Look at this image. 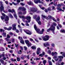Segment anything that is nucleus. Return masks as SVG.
<instances>
[{"mask_svg":"<svg viewBox=\"0 0 65 65\" xmlns=\"http://www.w3.org/2000/svg\"><path fill=\"white\" fill-rule=\"evenodd\" d=\"M19 17L20 18H22V20L23 21L24 19H26L27 20H28V22L29 23L31 21V17L30 16H27L25 17L24 16H19Z\"/></svg>","mask_w":65,"mask_h":65,"instance_id":"1","label":"nucleus"},{"mask_svg":"<svg viewBox=\"0 0 65 65\" xmlns=\"http://www.w3.org/2000/svg\"><path fill=\"white\" fill-rule=\"evenodd\" d=\"M58 58H57V56H55L53 57V58L54 59L55 61H58V60H59V59H61L62 58H63V56H58Z\"/></svg>","mask_w":65,"mask_h":65,"instance_id":"2","label":"nucleus"},{"mask_svg":"<svg viewBox=\"0 0 65 65\" xmlns=\"http://www.w3.org/2000/svg\"><path fill=\"white\" fill-rule=\"evenodd\" d=\"M55 30V27L54 26H53L52 25L50 28L47 30V32H49L50 31H52L53 32H54Z\"/></svg>","mask_w":65,"mask_h":65,"instance_id":"3","label":"nucleus"},{"mask_svg":"<svg viewBox=\"0 0 65 65\" xmlns=\"http://www.w3.org/2000/svg\"><path fill=\"white\" fill-rule=\"evenodd\" d=\"M34 27L35 30L37 31V33H38L39 34H40V33H41V32L40 31L39 32V31H40V29H38L37 28V27H36V25H34Z\"/></svg>","mask_w":65,"mask_h":65,"instance_id":"4","label":"nucleus"},{"mask_svg":"<svg viewBox=\"0 0 65 65\" xmlns=\"http://www.w3.org/2000/svg\"><path fill=\"white\" fill-rule=\"evenodd\" d=\"M40 19V16H38L37 18L36 19V21L37 22L38 24L39 25H41V22L40 21H39Z\"/></svg>","mask_w":65,"mask_h":65,"instance_id":"5","label":"nucleus"},{"mask_svg":"<svg viewBox=\"0 0 65 65\" xmlns=\"http://www.w3.org/2000/svg\"><path fill=\"white\" fill-rule=\"evenodd\" d=\"M34 1L36 4H37L38 3L40 4H43V3L42 2H41L40 0H34Z\"/></svg>","mask_w":65,"mask_h":65,"instance_id":"6","label":"nucleus"},{"mask_svg":"<svg viewBox=\"0 0 65 65\" xmlns=\"http://www.w3.org/2000/svg\"><path fill=\"white\" fill-rule=\"evenodd\" d=\"M0 3L1 4V6L0 7L1 12H2V10H4V7L3 6V5L2 4V2H0Z\"/></svg>","mask_w":65,"mask_h":65,"instance_id":"7","label":"nucleus"},{"mask_svg":"<svg viewBox=\"0 0 65 65\" xmlns=\"http://www.w3.org/2000/svg\"><path fill=\"white\" fill-rule=\"evenodd\" d=\"M42 39L44 41H47V40H48L49 39V36L48 35L46 36H45V38L43 37L42 38Z\"/></svg>","mask_w":65,"mask_h":65,"instance_id":"8","label":"nucleus"},{"mask_svg":"<svg viewBox=\"0 0 65 65\" xmlns=\"http://www.w3.org/2000/svg\"><path fill=\"white\" fill-rule=\"evenodd\" d=\"M25 42L27 44V45H28V47H29L31 45V44L30 42L28 40H25Z\"/></svg>","mask_w":65,"mask_h":65,"instance_id":"9","label":"nucleus"},{"mask_svg":"<svg viewBox=\"0 0 65 65\" xmlns=\"http://www.w3.org/2000/svg\"><path fill=\"white\" fill-rule=\"evenodd\" d=\"M8 20H9V18H8V16H6V19L5 20V21H6V24H8V22L6 21H8Z\"/></svg>","mask_w":65,"mask_h":65,"instance_id":"10","label":"nucleus"},{"mask_svg":"<svg viewBox=\"0 0 65 65\" xmlns=\"http://www.w3.org/2000/svg\"><path fill=\"white\" fill-rule=\"evenodd\" d=\"M24 31L26 33V34H28V35H31V32H30V31L29 30H24Z\"/></svg>","mask_w":65,"mask_h":65,"instance_id":"11","label":"nucleus"},{"mask_svg":"<svg viewBox=\"0 0 65 65\" xmlns=\"http://www.w3.org/2000/svg\"><path fill=\"white\" fill-rule=\"evenodd\" d=\"M30 10L31 11H32L33 12H36L37 10L36 9L34 8H30Z\"/></svg>","mask_w":65,"mask_h":65,"instance_id":"12","label":"nucleus"},{"mask_svg":"<svg viewBox=\"0 0 65 65\" xmlns=\"http://www.w3.org/2000/svg\"><path fill=\"white\" fill-rule=\"evenodd\" d=\"M4 30H8V31H9L10 30H11V29H12V27H9V28H7L6 27H4Z\"/></svg>","mask_w":65,"mask_h":65,"instance_id":"13","label":"nucleus"},{"mask_svg":"<svg viewBox=\"0 0 65 65\" xmlns=\"http://www.w3.org/2000/svg\"><path fill=\"white\" fill-rule=\"evenodd\" d=\"M16 26H17V24H14L12 25V26L13 27V28L12 29L13 30H16Z\"/></svg>","mask_w":65,"mask_h":65,"instance_id":"14","label":"nucleus"},{"mask_svg":"<svg viewBox=\"0 0 65 65\" xmlns=\"http://www.w3.org/2000/svg\"><path fill=\"white\" fill-rule=\"evenodd\" d=\"M8 11L9 12H11V13H12L13 12H14V13H15V12L13 9L12 10L10 9H9L8 10Z\"/></svg>","mask_w":65,"mask_h":65,"instance_id":"15","label":"nucleus"},{"mask_svg":"<svg viewBox=\"0 0 65 65\" xmlns=\"http://www.w3.org/2000/svg\"><path fill=\"white\" fill-rule=\"evenodd\" d=\"M20 9H22V10H24V11L26 10V9L24 8V7H23L22 8V7L19 8V10H20Z\"/></svg>","mask_w":65,"mask_h":65,"instance_id":"16","label":"nucleus"},{"mask_svg":"<svg viewBox=\"0 0 65 65\" xmlns=\"http://www.w3.org/2000/svg\"><path fill=\"white\" fill-rule=\"evenodd\" d=\"M53 17L50 16V15H48V18L47 17V20H48V19H52L53 18Z\"/></svg>","mask_w":65,"mask_h":65,"instance_id":"17","label":"nucleus"},{"mask_svg":"<svg viewBox=\"0 0 65 65\" xmlns=\"http://www.w3.org/2000/svg\"><path fill=\"white\" fill-rule=\"evenodd\" d=\"M10 38V36L8 34H7V37L5 38V39L6 40H7V38Z\"/></svg>","mask_w":65,"mask_h":65,"instance_id":"18","label":"nucleus"},{"mask_svg":"<svg viewBox=\"0 0 65 65\" xmlns=\"http://www.w3.org/2000/svg\"><path fill=\"white\" fill-rule=\"evenodd\" d=\"M27 3L29 5L33 4V3H32L31 1H30L29 2H28Z\"/></svg>","mask_w":65,"mask_h":65,"instance_id":"19","label":"nucleus"},{"mask_svg":"<svg viewBox=\"0 0 65 65\" xmlns=\"http://www.w3.org/2000/svg\"><path fill=\"white\" fill-rule=\"evenodd\" d=\"M44 46H45V47H46V46H48V45H49V44H48V42H47L45 44H44Z\"/></svg>","mask_w":65,"mask_h":65,"instance_id":"20","label":"nucleus"},{"mask_svg":"<svg viewBox=\"0 0 65 65\" xmlns=\"http://www.w3.org/2000/svg\"><path fill=\"white\" fill-rule=\"evenodd\" d=\"M2 35L3 37H6V33H5L4 32L3 33Z\"/></svg>","mask_w":65,"mask_h":65,"instance_id":"21","label":"nucleus"},{"mask_svg":"<svg viewBox=\"0 0 65 65\" xmlns=\"http://www.w3.org/2000/svg\"><path fill=\"white\" fill-rule=\"evenodd\" d=\"M18 54H22V50H20L19 51H18Z\"/></svg>","mask_w":65,"mask_h":65,"instance_id":"22","label":"nucleus"},{"mask_svg":"<svg viewBox=\"0 0 65 65\" xmlns=\"http://www.w3.org/2000/svg\"><path fill=\"white\" fill-rule=\"evenodd\" d=\"M43 63L44 64V65H45L46 63V60H44L43 61Z\"/></svg>","mask_w":65,"mask_h":65,"instance_id":"23","label":"nucleus"},{"mask_svg":"<svg viewBox=\"0 0 65 65\" xmlns=\"http://www.w3.org/2000/svg\"><path fill=\"white\" fill-rule=\"evenodd\" d=\"M57 10H59V11H62V10L61 9V8H60V7H57Z\"/></svg>","mask_w":65,"mask_h":65,"instance_id":"24","label":"nucleus"},{"mask_svg":"<svg viewBox=\"0 0 65 65\" xmlns=\"http://www.w3.org/2000/svg\"><path fill=\"white\" fill-rule=\"evenodd\" d=\"M0 61L3 64H4V60H2V59H0Z\"/></svg>","mask_w":65,"mask_h":65,"instance_id":"25","label":"nucleus"},{"mask_svg":"<svg viewBox=\"0 0 65 65\" xmlns=\"http://www.w3.org/2000/svg\"><path fill=\"white\" fill-rule=\"evenodd\" d=\"M62 54V56H63V57L65 56V54L64 53H63V52H61L60 54Z\"/></svg>","mask_w":65,"mask_h":65,"instance_id":"26","label":"nucleus"},{"mask_svg":"<svg viewBox=\"0 0 65 65\" xmlns=\"http://www.w3.org/2000/svg\"><path fill=\"white\" fill-rule=\"evenodd\" d=\"M16 1L17 2V4H19V3L21 2V1H20V0H17Z\"/></svg>","mask_w":65,"mask_h":65,"instance_id":"27","label":"nucleus"},{"mask_svg":"<svg viewBox=\"0 0 65 65\" xmlns=\"http://www.w3.org/2000/svg\"><path fill=\"white\" fill-rule=\"evenodd\" d=\"M44 29L43 28L42 29L41 31H40V32H41V33H40V34H43V32H44Z\"/></svg>","mask_w":65,"mask_h":65,"instance_id":"28","label":"nucleus"},{"mask_svg":"<svg viewBox=\"0 0 65 65\" xmlns=\"http://www.w3.org/2000/svg\"><path fill=\"white\" fill-rule=\"evenodd\" d=\"M17 61H18L19 62V61H20V60H21V59H20V58L18 57L17 58Z\"/></svg>","mask_w":65,"mask_h":65,"instance_id":"29","label":"nucleus"},{"mask_svg":"<svg viewBox=\"0 0 65 65\" xmlns=\"http://www.w3.org/2000/svg\"><path fill=\"white\" fill-rule=\"evenodd\" d=\"M20 43L22 44H24L25 43H24V41L23 40H21L20 41Z\"/></svg>","mask_w":65,"mask_h":65,"instance_id":"30","label":"nucleus"},{"mask_svg":"<svg viewBox=\"0 0 65 65\" xmlns=\"http://www.w3.org/2000/svg\"><path fill=\"white\" fill-rule=\"evenodd\" d=\"M4 32L5 31V30H4L3 29H0V32Z\"/></svg>","mask_w":65,"mask_h":65,"instance_id":"31","label":"nucleus"},{"mask_svg":"<svg viewBox=\"0 0 65 65\" xmlns=\"http://www.w3.org/2000/svg\"><path fill=\"white\" fill-rule=\"evenodd\" d=\"M42 17H43L42 18L43 19V18H45V19H47V17H45V15H42Z\"/></svg>","mask_w":65,"mask_h":65,"instance_id":"32","label":"nucleus"},{"mask_svg":"<svg viewBox=\"0 0 65 65\" xmlns=\"http://www.w3.org/2000/svg\"><path fill=\"white\" fill-rule=\"evenodd\" d=\"M48 63H49V65H52V62L50 60H48Z\"/></svg>","mask_w":65,"mask_h":65,"instance_id":"33","label":"nucleus"},{"mask_svg":"<svg viewBox=\"0 0 65 65\" xmlns=\"http://www.w3.org/2000/svg\"><path fill=\"white\" fill-rule=\"evenodd\" d=\"M31 48L33 49H35V50H36V47L35 46H32L31 47Z\"/></svg>","mask_w":65,"mask_h":65,"instance_id":"34","label":"nucleus"},{"mask_svg":"<svg viewBox=\"0 0 65 65\" xmlns=\"http://www.w3.org/2000/svg\"><path fill=\"white\" fill-rule=\"evenodd\" d=\"M60 32L61 33H65V30H61L60 31Z\"/></svg>","mask_w":65,"mask_h":65,"instance_id":"35","label":"nucleus"},{"mask_svg":"<svg viewBox=\"0 0 65 65\" xmlns=\"http://www.w3.org/2000/svg\"><path fill=\"white\" fill-rule=\"evenodd\" d=\"M39 54H40V51H37V55H39Z\"/></svg>","mask_w":65,"mask_h":65,"instance_id":"36","label":"nucleus"},{"mask_svg":"<svg viewBox=\"0 0 65 65\" xmlns=\"http://www.w3.org/2000/svg\"><path fill=\"white\" fill-rule=\"evenodd\" d=\"M40 51H41V49H40V48H37V51H38V52H40Z\"/></svg>","mask_w":65,"mask_h":65,"instance_id":"37","label":"nucleus"},{"mask_svg":"<svg viewBox=\"0 0 65 65\" xmlns=\"http://www.w3.org/2000/svg\"><path fill=\"white\" fill-rule=\"evenodd\" d=\"M14 15L15 18H16V19H17V14H16L15 13V14H14Z\"/></svg>","mask_w":65,"mask_h":65,"instance_id":"38","label":"nucleus"},{"mask_svg":"<svg viewBox=\"0 0 65 65\" xmlns=\"http://www.w3.org/2000/svg\"><path fill=\"white\" fill-rule=\"evenodd\" d=\"M52 19L53 20V21H54L55 22H57V20H56V19H54V18L53 17Z\"/></svg>","mask_w":65,"mask_h":65,"instance_id":"39","label":"nucleus"},{"mask_svg":"<svg viewBox=\"0 0 65 65\" xmlns=\"http://www.w3.org/2000/svg\"><path fill=\"white\" fill-rule=\"evenodd\" d=\"M18 39H20V40H22V39H23V38H22V37H20L19 36L18 37Z\"/></svg>","mask_w":65,"mask_h":65,"instance_id":"40","label":"nucleus"},{"mask_svg":"<svg viewBox=\"0 0 65 65\" xmlns=\"http://www.w3.org/2000/svg\"><path fill=\"white\" fill-rule=\"evenodd\" d=\"M36 60L37 61V60H40V57H39V58H36Z\"/></svg>","mask_w":65,"mask_h":65,"instance_id":"41","label":"nucleus"},{"mask_svg":"<svg viewBox=\"0 0 65 65\" xmlns=\"http://www.w3.org/2000/svg\"><path fill=\"white\" fill-rule=\"evenodd\" d=\"M36 17H37V15H35L33 17L34 19H36Z\"/></svg>","mask_w":65,"mask_h":65,"instance_id":"42","label":"nucleus"},{"mask_svg":"<svg viewBox=\"0 0 65 65\" xmlns=\"http://www.w3.org/2000/svg\"><path fill=\"white\" fill-rule=\"evenodd\" d=\"M57 6L58 7H61V6L60 5V4H59L57 5Z\"/></svg>","mask_w":65,"mask_h":65,"instance_id":"43","label":"nucleus"},{"mask_svg":"<svg viewBox=\"0 0 65 65\" xmlns=\"http://www.w3.org/2000/svg\"><path fill=\"white\" fill-rule=\"evenodd\" d=\"M1 51H4V50L3 48H2L1 49Z\"/></svg>","mask_w":65,"mask_h":65,"instance_id":"44","label":"nucleus"},{"mask_svg":"<svg viewBox=\"0 0 65 65\" xmlns=\"http://www.w3.org/2000/svg\"><path fill=\"white\" fill-rule=\"evenodd\" d=\"M13 4H14V5H17V3H14V2H12Z\"/></svg>","mask_w":65,"mask_h":65,"instance_id":"45","label":"nucleus"},{"mask_svg":"<svg viewBox=\"0 0 65 65\" xmlns=\"http://www.w3.org/2000/svg\"><path fill=\"white\" fill-rule=\"evenodd\" d=\"M39 57H43V55H42V54H40L39 55Z\"/></svg>","mask_w":65,"mask_h":65,"instance_id":"46","label":"nucleus"},{"mask_svg":"<svg viewBox=\"0 0 65 65\" xmlns=\"http://www.w3.org/2000/svg\"><path fill=\"white\" fill-rule=\"evenodd\" d=\"M24 48L25 49V51H26V50H27V47H26V46H24Z\"/></svg>","mask_w":65,"mask_h":65,"instance_id":"47","label":"nucleus"},{"mask_svg":"<svg viewBox=\"0 0 65 65\" xmlns=\"http://www.w3.org/2000/svg\"><path fill=\"white\" fill-rule=\"evenodd\" d=\"M53 25L54 26H57V24H56L55 23H53Z\"/></svg>","mask_w":65,"mask_h":65,"instance_id":"48","label":"nucleus"},{"mask_svg":"<svg viewBox=\"0 0 65 65\" xmlns=\"http://www.w3.org/2000/svg\"><path fill=\"white\" fill-rule=\"evenodd\" d=\"M52 56H54V55H55V53H54V52H52Z\"/></svg>","mask_w":65,"mask_h":65,"instance_id":"49","label":"nucleus"},{"mask_svg":"<svg viewBox=\"0 0 65 65\" xmlns=\"http://www.w3.org/2000/svg\"><path fill=\"white\" fill-rule=\"evenodd\" d=\"M18 14H19L20 15H21L22 14V13L21 12H19L18 13Z\"/></svg>","mask_w":65,"mask_h":65,"instance_id":"50","label":"nucleus"},{"mask_svg":"<svg viewBox=\"0 0 65 65\" xmlns=\"http://www.w3.org/2000/svg\"><path fill=\"white\" fill-rule=\"evenodd\" d=\"M6 57H3V58H2L3 60H5L6 59Z\"/></svg>","mask_w":65,"mask_h":65,"instance_id":"51","label":"nucleus"},{"mask_svg":"<svg viewBox=\"0 0 65 65\" xmlns=\"http://www.w3.org/2000/svg\"><path fill=\"white\" fill-rule=\"evenodd\" d=\"M10 16L11 18H13V16H12V15H11V14H10Z\"/></svg>","mask_w":65,"mask_h":65,"instance_id":"52","label":"nucleus"},{"mask_svg":"<svg viewBox=\"0 0 65 65\" xmlns=\"http://www.w3.org/2000/svg\"><path fill=\"white\" fill-rule=\"evenodd\" d=\"M48 10L49 11H51V8H48Z\"/></svg>","mask_w":65,"mask_h":65,"instance_id":"53","label":"nucleus"},{"mask_svg":"<svg viewBox=\"0 0 65 65\" xmlns=\"http://www.w3.org/2000/svg\"><path fill=\"white\" fill-rule=\"evenodd\" d=\"M1 19L2 20H4V17L2 16L1 17Z\"/></svg>","mask_w":65,"mask_h":65,"instance_id":"54","label":"nucleus"},{"mask_svg":"<svg viewBox=\"0 0 65 65\" xmlns=\"http://www.w3.org/2000/svg\"><path fill=\"white\" fill-rule=\"evenodd\" d=\"M58 25L60 28L62 27V25L60 24H58Z\"/></svg>","mask_w":65,"mask_h":65,"instance_id":"55","label":"nucleus"},{"mask_svg":"<svg viewBox=\"0 0 65 65\" xmlns=\"http://www.w3.org/2000/svg\"><path fill=\"white\" fill-rule=\"evenodd\" d=\"M5 3L6 4H8V2L7 1H6L5 2Z\"/></svg>","mask_w":65,"mask_h":65,"instance_id":"56","label":"nucleus"},{"mask_svg":"<svg viewBox=\"0 0 65 65\" xmlns=\"http://www.w3.org/2000/svg\"><path fill=\"white\" fill-rule=\"evenodd\" d=\"M48 53L49 54H50L51 53V51L50 50H48Z\"/></svg>","mask_w":65,"mask_h":65,"instance_id":"57","label":"nucleus"},{"mask_svg":"<svg viewBox=\"0 0 65 65\" xmlns=\"http://www.w3.org/2000/svg\"><path fill=\"white\" fill-rule=\"evenodd\" d=\"M9 34H10V35H13V33H12L11 32H9Z\"/></svg>","mask_w":65,"mask_h":65,"instance_id":"58","label":"nucleus"},{"mask_svg":"<svg viewBox=\"0 0 65 65\" xmlns=\"http://www.w3.org/2000/svg\"><path fill=\"white\" fill-rule=\"evenodd\" d=\"M54 55H58V53L56 52H54Z\"/></svg>","mask_w":65,"mask_h":65,"instance_id":"59","label":"nucleus"},{"mask_svg":"<svg viewBox=\"0 0 65 65\" xmlns=\"http://www.w3.org/2000/svg\"><path fill=\"white\" fill-rule=\"evenodd\" d=\"M1 14H2V15H3V16H4V17H5V15L4 14L2 13Z\"/></svg>","mask_w":65,"mask_h":65,"instance_id":"60","label":"nucleus"},{"mask_svg":"<svg viewBox=\"0 0 65 65\" xmlns=\"http://www.w3.org/2000/svg\"><path fill=\"white\" fill-rule=\"evenodd\" d=\"M20 4L21 5H22L23 6H24V4L23 3H20Z\"/></svg>","mask_w":65,"mask_h":65,"instance_id":"61","label":"nucleus"},{"mask_svg":"<svg viewBox=\"0 0 65 65\" xmlns=\"http://www.w3.org/2000/svg\"><path fill=\"white\" fill-rule=\"evenodd\" d=\"M35 40L36 41H37V42H38L39 41H38V40H37V39H35Z\"/></svg>","mask_w":65,"mask_h":65,"instance_id":"62","label":"nucleus"},{"mask_svg":"<svg viewBox=\"0 0 65 65\" xmlns=\"http://www.w3.org/2000/svg\"><path fill=\"white\" fill-rule=\"evenodd\" d=\"M52 46H53V47H54V46H55V44H52L51 45Z\"/></svg>","mask_w":65,"mask_h":65,"instance_id":"63","label":"nucleus"},{"mask_svg":"<svg viewBox=\"0 0 65 65\" xmlns=\"http://www.w3.org/2000/svg\"><path fill=\"white\" fill-rule=\"evenodd\" d=\"M52 9L53 10L55 9V7L54 6H52Z\"/></svg>","mask_w":65,"mask_h":65,"instance_id":"64","label":"nucleus"}]
</instances>
